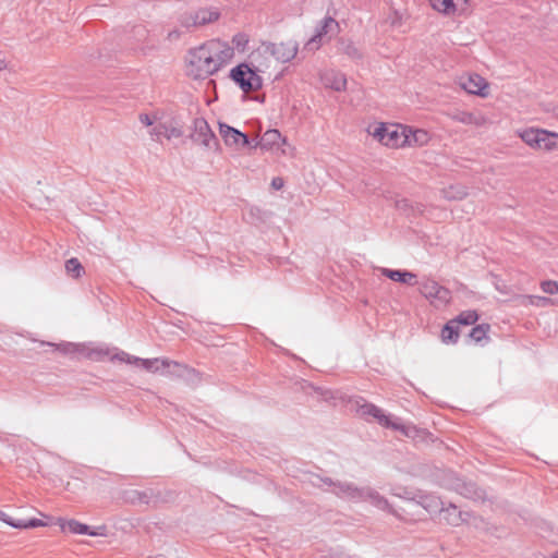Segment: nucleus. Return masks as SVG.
I'll return each instance as SVG.
<instances>
[{
  "label": "nucleus",
  "mask_w": 558,
  "mask_h": 558,
  "mask_svg": "<svg viewBox=\"0 0 558 558\" xmlns=\"http://www.w3.org/2000/svg\"><path fill=\"white\" fill-rule=\"evenodd\" d=\"M213 54L205 43L189 50L186 57V75L193 80H205L217 73Z\"/></svg>",
  "instance_id": "f257e3e1"
},
{
  "label": "nucleus",
  "mask_w": 558,
  "mask_h": 558,
  "mask_svg": "<svg viewBox=\"0 0 558 558\" xmlns=\"http://www.w3.org/2000/svg\"><path fill=\"white\" fill-rule=\"evenodd\" d=\"M356 401L357 414L366 421L375 420L380 426L399 430L408 437H414L417 429L414 425H404L399 418H395L386 414L379 407L366 402L365 400Z\"/></svg>",
  "instance_id": "f03ea898"
},
{
  "label": "nucleus",
  "mask_w": 558,
  "mask_h": 558,
  "mask_svg": "<svg viewBox=\"0 0 558 558\" xmlns=\"http://www.w3.org/2000/svg\"><path fill=\"white\" fill-rule=\"evenodd\" d=\"M229 77L241 88L244 93L256 92L262 88L263 80L257 74L256 70L251 68L247 63L243 62L231 69Z\"/></svg>",
  "instance_id": "7ed1b4c3"
},
{
  "label": "nucleus",
  "mask_w": 558,
  "mask_h": 558,
  "mask_svg": "<svg viewBox=\"0 0 558 558\" xmlns=\"http://www.w3.org/2000/svg\"><path fill=\"white\" fill-rule=\"evenodd\" d=\"M408 126L401 124H378L373 136L377 138L381 144L390 147H404L407 146Z\"/></svg>",
  "instance_id": "20e7f679"
},
{
  "label": "nucleus",
  "mask_w": 558,
  "mask_h": 558,
  "mask_svg": "<svg viewBox=\"0 0 558 558\" xmlns=\"http://www.w3.org/2000/svg\"><path fill=\"white\" fill-rule=\"evenodd\" d=\"M441 485L471 500H483L485 498L483 489L478 488L473 482H465L458 477L451 471L445 473Z\"/></svg>",
  "instance_id": "39448f33"
},
{
  "label": "nucleus",
  "mask_w": 558,
  "mask_h": 558,
  "mask_svg": "<svg viewBox=\"0 0 558 558\" xmlns=\"http://www.w3.org/2000/svg\"><path fill=\"white\" fill-rule=\"evenodd\" d=\"M298 44L292 40L279 44L263 41L258 49L253 53V57L255 54H269L277 61L286 63L294 59L298 53Z\"/></svg>",
  "instance_id": "423d86ee"
},
{
  "label": "nucleus",
  "mask_w": 558,
  "mask_h": 558,
  "mask_svg": "<svg viewBox=\"0 0 558 558\" xmlns=\"http://www.w3.org/2000/svg\"><path fill=\"white\" fill-rule=\"evenodd\" d=\"M191 138L193 142L199 143L207 148H213L218 145L215 133L204 118L194 119Z\"/></svg>",
  "instance_id": "0eeeda50"
},
{
  "label": "nucleus",
  "mask_w": 558,
  "mask_h": 558,
  "mask_svg": "<svg viewBox=\"0 0 558 558\" xmlns=\"http://www.w3.org/2000/svg\"><path fill=\"white\" fill-rule=\"evenodd\" d=\"M420 293L432 303L447 304L450 300V291L433 279H424L420 282Z\"/></svg>",
  "instance_id": "6e6552de"
},
{
  "label": "nucleus",
  "mask_w": 558,
  "mask_h": 558,
  "mask_svg": "<svg viewBox=\"0 0 558 558\" xmlns=\"http://www.w3.org/2000/svg\"><path fill=\"white\" fill-rule=\"evenodd\" d=\"M220 13L216 9H199L195 12L185 14L181 17V25L191 28L196 26H204L217 21Z\"/></svg>",
  "instance_id": "1a4fd4ad"
},
{
  "label": "nucleus",
  "mask_w": 558,
  "mask_h": 558,
  "mask_svg": "<svg viewBox=\"0 0 558 558\" xmlns=\"http://www.w3.org/2000/svg\"><path fill=\"white\" fill-rule=\"evenodd\" d=\"M363 490L364 487H359L352 482L337 481L330 492L341 499L363 502Z\"/></svg>",
  "instance_id": "9d476101"
},
{
  "label": "nucleus",
  "mask_w": 558,
  "mask_h": 558,
  "mask_svg": "<svg viewBox=\"0 0 558 558\" xmlns=\"http://www.w3.org/2000/svg\"><path fill=\"white\" fill-rule=\"evenodd\" d=\"M207 44L213 54L216 68L219 71L231 61L234 56V48L220 40H209Z\"/></svg>",
  "instance_id": "9b49d317"
},
{
  "label": "nucleus",
  "mask_w": 558,
  "mask_h": 558,
  "mask_svg": "<svg viewBox=\"0 0 558 558\" xmlns=\"http://www.w3.org/2000/svg\"><path fill=\"white\" fill-rule=\"evenodd\" d=\"M219 133L227 146L244 147L251 145V141L245 133L227 123H219Z\"/></svg>",
  "instance_id": "f8f14e48"
},
{
  "label": "nucleus",
  "mask_w": 558,
  "mask_h": 558,
  "mask_svg": "<svg viewBox=\"0 0 558 558\" xmlns=\"http://www.w3.org/2000/svg\"><path fill=\"white\" fill-rule=\"evenodd\" d=\"M165 363L167 366H169L168 373H167L168 376H174V377L181 378V379L187 381L189 384H193V385L199 383V380H201L199 374L194 368L189 367L187 365L175 362V361H170V362H165Z\"/></svg>",
  "instance_id": "ddd939ff"
},
{
  "label": "nucleus",
  "mask_w": 558,
  "mask_h": 558,
  "mask_svg": "<svg viewBox=\"0 0 558 558\" xmlns=\"http://www.w3.org/2000/svg\"><path fill=\"white\" fill-rule=\"evenodd\" d=\"M521 140L531 147L542 148L543 142L548 140V136H558V134L538 129H527L520 132Z\"/></svg>",
  "instance_id": "4468645a"
},
{
  "label": "nucleus",
  "mask_w": 558,
  "mask_h": 558,
  "mask_svg": "<svg viewBox=\"0 0 558 558\" xmlns=\"http://www.w3.org/2000/svg\"><path fill=\"white\" fill-rule=\"evenodd\" d=\"M444 519L452 526H458L462 523H466L470 521L472 513L469 511L459 510L454 504H449L445 507Z\"/></svg>",
  "instance_id": "2eb2a0df"
},
{
  "label": "nucleus",
  "mask_w": 558,
  "mask_h": 558,
  "mask_svg": "<svg viewBox=\"0 0 558 558\" xmlns=\"http://www.w3.org/2000/svg\"><path fill=\"white\" fill-rule=\"evenodd\" d=\"M134 363L136 365H140L142 368L154 372V373H160L162 375H167L169 366L166 365L165 362H170L171 360L168 359H141V357H133Z\"/></svg>",
  "instance_id": "dca6fc26"
},
{
  "label": "nucleus",
  "mask_w": 558,
  "mask_h": 558,
  "mask_svg": "<svg viewBox=\"0 0 558 558\" xmlns=\"http://www.w3.org/2000/svg\"><path fill=\"white\" fill-rule=\"evenodd\" d=\"M461 86L469 94L478 95L482 97L487 96L485 89L488 87V85L486 81L478 74L470 75L464 82H462Z\"/></svg>",
  "instance_id": "f3484780"
},
{
  "label": "nucleus",
  "mask_w": 558,
  "mask_h": 558,
  "mask_svg": "<svg viewBox=\"0 0 558 558\" xmlns=\"http://www.w3.org/2000/svg\"><path fill=\"white\" fill-rule=\"evenodd\" d=\"M363 501H369L374 507H376L380 510L388 511L390 513H395L389 501L384 496H381L377 490L373 489L372 487H364Z\"/></svg>",
  "instance_id": "a211bd4d"
},
{
  "label": "nucleus",
  "mask_w": 558,
  "mask_h": 558,
  "mask_svg": "<svg viewBox=\"0 0 558 558\" xmlns=\"http://www.w3.org/2000/svg\"><path fill=\"white\" fill-rule=\"evenodd\" d=\"M417 502L430 514L441 513L445 510L444 501L433 494L420 495Z\"/></svg>",
  "instance_id": "6ab92c4d"
},
{
  "label": "nucleus",
  "mask_w": 558,
  "mask_h": 558,
  "mask_svg": "<svg viewBox=\"0 0 558 558\" xmlns=\"http://www.w3.org/2000/svg\"><path fill=\"white\" fill-rule=\"evenodd\" d=\"M150 135L155 137V140L160 141L161 137H166L167 140L179 138L183 135L181 129L173 126L171 124L159 123L155 125L150 132Z\"/></svg>",
  "instance_id": "aec40b11"
},
{
  "label": "nucleus",
  "mask_w": 558,
  "mask_h": 558,
  "mask_svg": "<svg viewBox=\"0 0 558 558\" xmlns=\"http://www.w3.org/2000/svg\"><path fill=\"white\" fill-rule=\"evenodd\" d=\"M128 499L133 504L155 505L158 500V495L154 489H132L128 493Z\"/></svg>",
  "instance_id": "412c9836"
},
{
  "label": "nucleus",
  "mask_w": 558,
  "mask_h": 558,
  "mask_svg": "<svg viewBox=\"0 0 558 558\" xmlns=\"http://www.w3.org/2000/svg\"><path fill=\"white\" fill-rule=\"evenodd\" d=\"M335 25L338 26L337 22L332 17H325L322 24L317 27L316 34L308 39L305 47L308 49H317L320 45L322 38L329 32V28Z\"/></svg>",
  "instance_id": "4be33fe9"
},
{
  "label": "nucleus",
  "mask_w": 558,
  "mask_h": 558,
  "mask_svg": "<svg viewBox=\"0 0 558 558\" xmlns=\"http://www.w3.org/2000/svg\"><path fill=\"white\" fill-rule=\"evenodd\" d=\"M281 140V133L276 129H270L263 134V136L253 145V147H260L264 150H269L274 146H278Z\"/></svg>",
  "instance_id": "5701e85b"
},
{
  "label": "nucleus",
  "mask_w": 558,
  "mask_h": 558,
  "mask_svg": "<svg viewBox=\"0 0 558 558\" xmlns=\"http://www.w3.org/2000/svg\"><path fill=\"white\" fill-rule=\"evenodd\" d=\"M381 274L392 281L410 286H413L415 283L413 282V280L416 278V275L409 270L383 268Z\"/></svg>",
  "instance_id": "b1692460"
},
{
  "label": "nucleus",
  "mask_w": 558,
  "mask_h": 558,
  "mask_svg": "<svg viewBox=\"0 0 558 558\" xmlns=\"http://www.w3.org/2000/svg\"><path fill=\"white\" fill-rule=\"evenodd\" d=\"M58 523L62 532H70L78 535H88L89 533V525L81 523L74 519H59Z\"/></svg>",
  "instance_id": "393cba45"
},
{
  "label": "nucleus",
  "mask_w": 558,
  "mask_h": 558,
  "mask_svg": "<svg viewBox=\"0 0 558 558\" xmlns=\"http://www.w3.org/2000/svg\"><path fill=\"white\" fill-rule=\"evenodd\" d=\"M448 116L451 120L465 125H481L483 123V118L468 111L456 110L450 112Z\"/></svg>",
  "instance_id": "a878e982"
},
{
  "label": "nucleus",
  "mask_w": 558,
  "mask_h": 558,
  "mask_svg": "<svg viewBox=\"0 0 558 558\" xmlns=\"http://www.w3.org/2000/svg\"><path fill=\"white\" fill-rule=\"evenodd\" d=\"M460 332V328L456 325V322L449 320L441 329V340L444 343L454 344L459 340Z\"/></svg>",
  "instance_id": "bb28decb"
},
{
  "label": "nucleus",
  "mask_w": 558,
  "mask_h": 558,
  "mask_svg": "<svg viewBox=\"0 0 558 558\" xmlns=\"http://www.w3.org/2000/svg\"><path fill=\"white\" fill-rule=\"evenodd\" d=\"M407 137L409 141L407 142V146H423L429 141V134L425 130L421 129L412 130L408 128Z\"/></svg>",
  "instance_id": "cd10ccee"
},
{
  "label": "nucleus",
  "mask_w": 558,
  "mask_h": 558,
  "mask_svg": "<svg viewBox=\"0 0 558 558\" xmlns=\"http://www.w3.org/2000/svg\"><path fill=\"white\" fill-rule=\"evenodd\" d=\"M325 84L336 92H341L345 89L347 78L342 73L330 72L325 75Z\"/></svg>",
  "instance_id": "c85d7f7f"
},
{
  "label": "nucleus",
  "mask_w": 558,
  "mask_h": 558,
  "mask_svg": "<svg viewBox=\"0 0 558 558\" xmlns=\"http://www.w3.org/2000/svg\"><path fill=\"white\" fill-rule=\"evenodd\" d=\"M442 197L448 201L462 199L468 195L466 189L462 185H450L441 190Z\"/></svg>",
  "instance_id": "c756f323"
},
{
  "label": "nucleus",
  "mask_w": 558,
  "mask_h": 558,
  "mask_svg": "<svg viewBox=\"0 0 558 558\" xmlns=\"http://www.w3.org/2000/svg\"><path fill=\"white\" fill-rule=\"evenodd\" d=\"M478 319V314L476 311L468 310L461 312L456 318L451 319L452 322H456V325L459 327L460 325L463 326H471L474 325Z\"/></svg>",
  "instance_id": "7c9ffc66"
},
{
  "label": "nucleus",
  "mask_w": 558,
  "mask_h": 558,
  "mask_svg": "<svg viewBox=\"0 0 558 558\" xmlns=\"http://www.w3.org/2000/svg\"><path fill=\"white\" fill-rule=\"evenodd\" d=\"M489 328L490 327L488 324L476 325L469 331L468 338L471 341L478 343L483 339L487 338V332L489 331Z\"/></svg>",
  "instance_id": "2f4dec72"
},
{
  "label": "nucleus",
  "mask_w": 558,
  "mask_h": 558,
  "mask_svg": "<svg viewBox=\"0 0 558 558\" xmlns=\"http://www.w3.org/2000/svg\"><path fill=\"white\" fill-rule=\"evenodd\" d=\"M465 3L466 0H441L442 5L437 11L446 15H452Z\"/></svg>",
  "instance_id": "473e14b6"
},
{
  "label": "nucleus",
  "mask_w": 558,
  "mask_h": 558,
  "mask_svg": "<svg viewBox=\"0 0 558 558\" xmlns=\"http://www.w3.org/2000/svg\"><path fill=\"white\" fill-rule=\"evenodd\" d=\"M65 270L73 278H80L84 272V268L80 260L75 257H72L65 262Z\"/></svg>",
  "instance_id": "72a5a7b5"
},
{
  "label": "nucleus",
  "mask_w": 558,
  "mask_h": 558,
  "mask_svg": "<svg viewBox=\"0 0 558 558\" xmlns=\"http://www.w3.org/2000/svg\"><path fill=\"white\" fill-rule=\"evenodd\" d=\"M44 525L46 524L39 519L17 520L16 523H11L12 527L19 530L35 529Z\"/></svg>",
  "instance_id": "f704fd0d"
},
{
  "label": "nucleus",
  "mask_w": 558,
  "mask_h": 558,
  "mask_svg": "<svg viewBox=\"0 0 558 558\" xmlns=\"http://www.w3.org/2000/svg\"><path fill=\"white\" fill-rule=\"evenodd\" d=\"M248 36L244 33H238L232 38L233 48L240 52H244L248 45Z\"/></svg>",
  "instance_id": "c9c22d12"
},
{
  "label": "nucleus",
  "mask_w": 558,
  "mask_h": 558,
  "mask_svg": "<svg viewBox=\"0 0 558 558\" xmlns=\"http://www.w3.org/2000/svg\"><path fill=\"white\" fill-rule=\"evenodd\" d=\"M310 482L312 483L313 486L318 487V488H322L324 485L335 488V483L337 481H333L332 478H330L328 476H320L318 474H313L311 476Z\"/></svg>",
  "instance_id": "e433bc0d"
},
{
  "label": "nucleus",
  "mask_w": 558,
  "mask_h": 558,
  "mask_svg": "<svg viewBox=\"0 0 558 558\" xmlns=\"http://www.w3.org/2000/svg\"><path fill=\"white\" fill-rule=\"evenodd\" d=\"M541 289L544 293L557 294L558 293V282L554 281V280H544L541 282Z\"/></svg>",
  "instance_id": "4c0bfd02"
},
{
  "label": "nucleus",
  "mask_w": 558,
  "mask_h": 558,
  "mask_svg": "<svg viewBox=\"0 0 558 558\" xmlns=\"http://www.w3.org/2000/svg\"><path fill=\"white\" fill-rule=\"evenodd\" d=\"M529 299H530V303L532 305H536V306H548V305L553 304L551 299L546 298V296L530 295Z\"/></svg>",
  "instance_id": "58836bf2"
},
{
  "label": "nucleus",
  "mask_w": 558,
  "mask_h": 558,
  "mask_svg": "<svg viewBox=\"0 0 558 558\" xmlns=\"http://www.w3.org/2000/svg\"><path fill=\"white\" fill-rule=\"evenodd\" d=\"M344 52L352 59H360L362 57L361 51L357 49V47L353 43H348L344 46Z\"/></svg>",
  "instance_id": "ea45409f"
},
{
  "label": "nucleus",
  "mask_w": 558,
  "mask_h": 558,
  "mask_svg": "<svg viewBox=\"0 0 558 558\" xmlns=\"http://www.w3.org/2000/svg\"><path fill=\"white\" fill-rule=\"evenodd\" d=\"M88 535H90V536H106L107 535V527L105 525H100V526H97L95 529H90L89 527Z\"/></svg>",
  "instance_id": "a19ab883"
},
{
  "label": "nucleus",
  "mask_w": 558,
  "mask_h": 558,
  "mask_svg": "<svg viewBox=\"0 0 558 558\" xmlns=\"http://www.w3.org/2000/svg\"><path fill=\"white\" fill-rule=\"evenodd\" d=\"M58 349L61 350L63 353H73L76 351V345L74 343L68 342L62 343L58 345Z\"/></svg>",
  "instance_id": "79ce46f5"
},
{
  "label": "nucleus",
  "mask_w": 558,
  "mask_h": 558,
  "mask_svg": "<svg viewBox=\"0 0 558 558\" xmlns=\"http://www.w3.org/2000/svg\"><path fill=\"white\" fill-rule=\"evenodd\" d=\"M555 138H557V136H548V140H545L543 142V145H542V148L546 149V150H551L556 147V141Z\"/></svg>",
  "instance_id": "37998d69"
},
{
  "label": "nucleus",
  "mask_w": 558,
  "mask_h": 558,
  "mask_svg": "<svg viewBox=\"0 0 558 558\" xmlns=\"http://www.w3.org/2000/svg\"><path fill=\"white\" fill-rule=\"evenodd\" d=\"M116 359H118L119 361H122V362H126V363H131L133 364L134 361H133V357L132 355L125 353V352H120L118 354L114 355Z\"/></svg>",
  "instance_id": "c03bdc74"
},
{
  "label": "nucleus",
  "mask_w": 558,
  "mask_h": 558,
  "mask_svg": "<svg viewBox=\"0 0 558 558\" xmlns=\"http://www.w3.org/2000/svg\"><path fill=\"white\" fill-rule=\"evenodd\" d=\"M140 121H141L142 124H144L146 126H150L154 123V120L147 113H141L140 114Z\"/></svg>",
  "instance_id": "a18cd8bd"
},
{
  "label": "nucleus",
  "mask_w": 558,
  "mask_h": 558,
  "mask_svg": "<svg viewBox=\"0 0 558 558\" xmlns=\"http://www.w3.org/2000/svg\"><path fill=\"white\" fill-rule=\"evenodd\" d=\"M0 520L11 526V523H16L17 520L11 518L5 512L0 510Z\"/></svg>",
  "instance_id": "49530a36"
},
{
  "label": "nucleus",
  "mask_w": 558,
  "mask_h": 558,
  "mask_svg": "<svg viewBox=\"0 0 558 558\" xmlns=\"http://www.w3.org/2000/svg\"><path fill=\"white\" fill-rule=\"evenodd\" d=\"M271 186L276 190H280L283 186V181L281 178H274L271 181Z\"/></svg>",
  "instance_id": "de8ad7c7"
},
{
  "label": "nucleus",
  "mask_w": 558,
  "mask_h": 558,
  "mask_svg": "<svg viewBox=\"0 0 558 558\" xmlns=\"http://www.w3.org/2000/svg\"><path fill=\"white\" fill-rule=\"evenodd\" d=\"M434 10H438L441 7V0H428Z\"/></svg>",
  "instance_id": "09e8293b"
},
{
  "label": "nucleus",
  "mask_w": 558,
  "mask_h": 558,
  "mask_svg": "<svg viewBox=\"0 0 558 558\" xmlns=\"http://www.w3.org/2000/svg\"><path fill=\"white\" fill-rule=\"evenodd\" d=\"M7 66L4 59L0 58V71Z\"/></svg>",
  "instance_id": "8fccbe9b"
},
{
  "label": "nucleus",
  "mask_w": 558,
  "mask_h": 558,
  "mask_svg": "<svg viewBox=\"0 0 558 558\" xmlns=\"http://www.w3.org/2000/svg\"><path fill=\"white\" fill-rule=\"evenodd\" d=\"M144 33H145V29L143 27H137V34H140L143 37Z\"/></svg>",
  "instance_id": "3c124183"
},
{
  "label": "nucleus",
  "mask_w": 558,
  "mask_h": 558,
  "mask_svg": "<svg viewBox=\"0 0 558 558\" xmlns=\"http://www.w3.org/2000/svg\"><path fill=\"white\" fill-rule=\"evenodd\" d=\"M553 558H558V553L555 556H553Z\"/></svg>",
  "instance_id": "603ef678"
}]
</instances>
